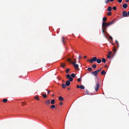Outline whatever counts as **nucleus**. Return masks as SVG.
<instances>
[{
    "label": "nucleus",
    "mask_w": 129,
    "mask_h": 129,
    "mask_svg": "<svg viewBox=\"0 0 129 129\" xmlns=\"http://www.w3.org/2000/svg\"><path fill=\"white\" fill-rule=\"evenodd\" d=\"M67 60L70 63H72L75 69H77L79 65L78 64H76V62L75 61L73 62L71 59L70 58H68L67 59Z\"/></svg>",
    "instance_id": "f257e3e1"
},
{
    "label": "nucleus",
    "mask_w": 129,
    "mask_h": 129,
    "mask_svg": "<svg viewBox=\"0 0 129 129\" xmlns=\"http://www.w3.org/2000/svg\"><path fill=\"white\" fill-rule=\"evenodd\" d=\"M110 25L109 22L106 23L105 22H103L102 24V27H105V29H106V28Z\"/></svg>",
    "instance_id": "f03ea898"
},
{
    "label": "nucleus",
    "mask_w": 129,
    "mask_h": 129,
    "mask_svg": "<svg viewBox=\"0 0 129 129\" xmlns=\"http://www.w3.org/2000/svg\"><path fill=\"white\" fill-rule=\"evenodd\" d=\"M97 58L95 57H93L92 59H90L89 60L90 62L91 63H92L93 62H95L96 61Z\"/></svg>",
    "instance_id": "7ed1b4c3"
},
{
    "label": "nucleus",
    "mask_w": 129,
    "mask_h": 129,
    "mask_svg": "<svg viewBox=\"0 0 129 129\" xmlns=\"http://www.w3.org/2000/svg\"><path fill=\"white\" fill-rule=\"evenodd\" d=\"M122 15L124 17H128L127 13L125 11H124L123 12Z\"/></svg>",
    "instance_id": "20e7f679"
},
{
    "label": "nucleus",
    "mask_w": 129,
    "mask_h": 129,
    "mask_svg": "<svg viewBox=\"0 0 129 129\" xmlns=\"http://www.w3.org/2000/svg\"><path fill=\"white\" fill-rule=\"evenodd\" d=\"M100 85L98 83H96L95 84V90L96 91H97L99 89V87Z\"/></svg>",
    "instance_id": "39448f33"
},
{
    "label": "nucleus",
    "mask_w": 129,
    "mask_h": 129,
    "mask_svg": "<svg viewBox=\"0 0 129 129\" xmlns=\"http://www.w3.org/2000/svg\"><path fill=\"white\" fill-rule=\"evenodd\" d=\"M91 73L94 76H96L98 74L96 71L92 72H91Z\"/></svg>",
    "instance_id": "423d86ee"
},
{
    "label": "nucleus",
    "mask_w": 129,
    "mask_h": 129,
    "mask_svg": "<svg viewBox=\"0 0 129 129\" xmlns=\"http://www.w3.org/2000/svg\"><path fill=\"white\" fill-rule=\"evenodd\" d=\"M122 7L124 9H126L128 7V5L126 3H125L122 5Z\"/></svg>",
    "instance_id": "0eeeda50"
},
{
    "label": "nucleus",
    "mask_w": 129,
    "mask_h": 129,
    "mask_svg": "<svg viewBox=\"0 0 129 129\" xmlns=\"http://www.w3.org/2000/svg\"><path fill=\"white\" fill-rule=\"evenodd\" d=\"M70 84V82L69 81H66V85L67 86H69Z\"/></svg>",
    "instance_id": "6e6552de"
},
{
    "label": "nucleus",
    "mask_w": 129,
    "mask_h": 129,
    "mask_svg": "<svg viewBox=\"0 0 129 129\" xmlns=\"http://www.w3.org/2000/svg\"><path fill=\"white\" fill-rule=\"evenodd\" d=\"M50 102V100L49 99H48L45 102V103L47 105H49Z\"/></svg>",
    "instance_id": "1a4fd4ad"
},
{
    "label": "nucleus",
    "mask_w": 129,
    "mask_h": 129,
    "mask_svg": "<svg viewBox=\"0 0 129 129\" xmlns=\"http://www.w3.org/2000/svg\"><path fill=\"white\" fill-rule=\"evenodd\" d=\"M96 61L98 63H100L101 62V60L100 59L97 58Z\"/></svg>",
    "instance_id": "9d476101"
},
{
    "label": "nucleus",
    "mask_w": 129,
    "mask_h": 129,
    "mask_svg": "<svg viewBox=\"0 0 129 129\" xmlns=\"http://www.w3.org/2000/svg\"><path fill=\"white\" fill-rule=\"evenodd\" d=\"M58 99L60 101H62L64 100L63 98L61 96H60L59 97Z\"/></svg>",
    "instance_id": "9b49d317"
},
{
    "label": "nucleus",
    "mask_w": 129,
    "mask_h": 129,
    "mask_svg": "<svg viewBox=\"0 0 129 129\" xmlns=\"http://www.w3.org/2000/svg\"><path fill=\"white\" fill-rule=\"evenodd\" d=\"M115 22V20H113L112 21H111V22H109V23L110 24V25H111L113 24Z\"/></svg>",
    "instance_id": "f8f14e48"
},
{
    "label": "nucleus",
    "mask_w": 129,
    "mask_h": 129,
    "mask_svg": "<svg viewBox=\"0 0 129 129\" xmlns=\"http://www.w3.org/2000/svg\"><path fill=\"white\" fill-rule=\"evenodd\" d=\"M107 20V18L106 17H105L103 18V22L106 21Z\"/></svg>",
    "instance_id": "ddd939ff"
},
{
    "label": "nucleus",
    "mask_w": 129,
    "mask_h": 129,
    "mask_svg": "<svg viewBox=\"0 0 129 129\" xmlns=\"http://www.w3.org/2000/svg\"><path fill=\"white\" fill-rule=\"evenodd\" d=\"M107 10L108 11H110L112 10V7L110 6L107 9Z\"/></svg>",
    "instance_id": "4468645a"
},
{
    "label": "nucleus",
    "mask_w": 129,
    "mask_h": 129,
    "mask_svg": "<svg viewBox=\"0 0 129 129\" xmlns=\"http://www.w3.org/2000/svg\"><path fill=\"white\" fill-rule=\"evenodd\" d=\"M106 74V72H105V71L104 70H102L101 72V74L102 75H105Z\"/></svg>",
    "instance_id": "2eb2a0df"
},
{
    "label": "nucleus",
    "mask_w": 129,
    "mask_h": 129,
    "mask_svg": "<svg viewBox=\"0 0 129 129\" xmlns=\"http://www.w3.org/2000/svg\"><path fill=\"white\" fill-rule=\"evenodd\" d=\"M61 85H62V87L63 88H65L66 87V84H64L63 83H62L61 84Z\"/></svg>",
    "instance_id": "dca6fc26"
},
{
    "label": "nucleus",
    "mask_w": 129,
    "mask_h": 129,
    "mask_svg": "<svg viewBox=\"0 0 129 129\" xmlns=\"http://www.w3.org/2000/svg\"><path fill=\"white\" fill-rule=\"evenodd\" d=\"M55 102V100L54 99H52L51 101V103L52 104H53Z\"/></svg>",
    "instance_id": "f3484780"
},
{
    "label": "nucleus",
    "mask_w": 129,
    "mask_h": 129,
    "mask_svg": "<svg viewBox=\"0 0 129 129\" xmlns=\"http://www.w3.org/2000/svg\"><path fill=\"white\" fill-rule=\"evenodd\" d=\"M71 76L72 78H74L75 77V74L73 73L71 74Z\"/></svg>",
    "instance_id": "a211bd4d"
},
{
    "label": "nucleus",
    "mask_w": 129,
    "mask_h": 129,
    "mask_svg": "<svg viewBox=\"0 0 129 129\" xmlns=\"http://www.w3.org/2000/svg\"><path fill=\"white\" fill-rule=\"evenodd\" d=\"M8 100L7 99H4L3 100V102L4 103H6L7 102Z\"/></svg>",
    "instance_id": "6ab92c4d"
},
{
    "label": "nucleus",
    "mask_w": 129,
    "mask_h": 129,
    "mask_svg": "<svg viewBox=\"0 0 129 129\" xmlns=\"http://www.w3.org/2000/svg\"><path fill=\"white\" fill-rule=\"evenodd\" d=\"M55 106L54 105H52L50 107V108L52 109L54 108H55Z\"/></svg>",
    "instance_id": "aec40b11"
},
{
    "label": "nucleus",
    "mask_w": 129,
    "mask_h": 129,
    "mask_svg": "<svg viewBox=\"0 0 129 129\" xmlns=\"http://www.w3.org/2000/svg\"><path fill=\"white\" fill-rule=\"evenodd\" d=\"M102 61V62L104 63H105L106 62V59L104 58H103L102 59L101 61Z\"/></svg>",
    "instance_id": "412c9836"
},
{
    "label": "nucleus",
    "mask_w": 129,
    "mask_h": 129,
    "mask_svg": "<svg viewBox=\"0 0 129 129\" xmlns=\"http://www.w3.org/2000/svg\"><path fill=\"white\" fill-rule=\"evenodd\" d=\"M80 88L82 89H84L85 88V87L83 85H81L80 86Z\"/></svg>",
    "instance_id": "4be33fe9"
},
{
    "label": "nucleus",
    "mask_w": 129,
    "mask_h": 129,
    "mask_svg": "<svg viewBox=\"0 0 129 129\" xmlns=\"http://www.w3.org/2000/svg\"><path fill=\"white\" fill-rule=\"evenodd\" d=\"M66 77L67 79H69L71 77L70 76V75L69 74H67V75L66 76Z\"/></svg>",
    "instance_id": "5701e85b"
},
{
    "label": "nucleus",
    "mask_w": 129,
    "mask_h": 129,
    "mask_svg": "<svg viewBox=\"0 0 129 129\" xmlns=\"http://www.w3.org/2000/svg\"><path fill=\"white\" fill-rule=\"evenodd\" d=\"M34 98L37 100H39V97L38 96H35L34 97Z\"/></svg>",
    "instance_id": "b1692460"
},
{
    "label": "nucleus",
    "mask_w": 129,
    "mask_h": 129,
    "mask_svg": "<svg viewBox=\"0 0 129 129\" xmlns=\"http://www.w3.org/2000/svg\"><path fill=\"white\" fill-rule=\"evenodd\" d=\"M112 14V13L111 12H109L108 13H107V15L108 16H110Z\"/></svg>",
    "instance_id": "393cba45"
},
{
    "label": "nucleus",
    "mask_w": 129,
    "mask_h": 129,
    "mask_svg": "<svg viewBox=\"0 0 129 129\" xmlns=\"http://www.w3.org/2000/svg\"><path fill=\"white\" fill-rule=\"evenodd\" d=\"M102 32L103 33H104L105 30H106V29H105V28H104L103 27H102Z\"/></svg>",
    "instance_id": "a878e982"
},
{
    "label": "nucleus",
    "mask_w": 129,
    "mask_h": 129,
    "mask_svg": "<svg viewBox=\"0 0 129 129\" xmlns=\"http://www.w3.org/2000/svg\"><path fill=\"white\" fill-rule=\"evenodd\" d=\"M96 67V65L95 64H93L92 65V68H95Z\"/></svg>",
    "instance_id": "bb28decb"
},
{
    "label": "nucleus",
    "mask_w": 129,
    "mask_h": 129,
    "mask_svg": "<svg viewBox=\"0 0 129 129\" xmlns=\"http://www.w3.org/2000/svg\"><path fill=\"white\" fill-rule=\"evenodd\" d=\"M87 70H88L89 71H92V69L91 68L89 67L88 68Z\"/></svg>",
    "instance_id": "cd10ccee"
},
{
    "label": "nucleus",
    "mask_w": 129,
    "mask_h": 129,
    "mask_svg": "<svg viewBox=\"0 0 129 129\" xmlns=\"http://www.w3.org/2000/svg\"><path fill=\"white\" fill-rule=\"evenodd\" d=\"M41 95L43 96V97L44 98H46L47 97V96L46 94H41Z\"/></svg>",
    "instance_id": "c85d7f7f"
},
{
    "label": "nucleus",
    "mask_w": 129,
    "mask_h": 129,
    "mask_svg": "<svg viewBox=\"0 0 129 129\" xmlns=\"http://www.w3.org/2000/svg\"><path fill=\"white\" fill-rule=\"evenodd\" d=\"M69 81H73V79L71 77H70L69 79Z\"/></svg>",
    "instance_id": "c756f323"
},
{
    "label": "nucleus",
    "mask_w": 129,
    "mask_h": 129,
    "mask_svg": "<svg viewBox=\"0 0 129 129\" xmlns=\"http://www.w3.org/2000/svg\"><path fill=\"white\" fill-rule=\"evenodd\" d=\"M110 1V0H105V3L107 4Z\"/></svg>",
    "instance_id": "7c9ffc66"
},
{
    "label": "nucleus",
    "mask_w": 129,
    "mask_h": 129,
    "mask_svg": "<svg viewBox=\"0 0 129 129\" xmlns=\"http://www.w3.org/2000/svg\"><path fill=\"white\" fill-rule=\"evenodd\" d=\"M69 70H70V69H67L66 70V73H68Z\"/></svg>",
    "instance_id": "2f4dec72"
},
{
    "label": "nucleus",
    "mask_w": 129,
    "mask_h": 129,
    "mask_svg": "<svg viewBox=\"0 0 129 129\" xmlns=\"http://www.w3.org/2000/svg\"><path fill=\"white\" fill-rule=\"evenodd\" d=\"M113 9L114 10H116L117 9L116 7L115 6H114L113 7Z\"/></svg>",
    "instance_id": "473e14b6"
},
{
    "label": "nucleus",
    "mask_w": 129,
    "mask_h": 129,
    "mask_svg": "<svg viewBox=\"0 0 129 129\" xmlns=\"http://www.w3.org/2000/svg\"><path fill=\"white\" fill-rule=\"evenodd\" d=\"M101 69H102L101 68L97 70H96V71L97 72V73H98L99 71H101Z\"/></svg>",
    "instance_id": "72a5a7b5"
},
{
    "label": "nucleus",
    "mask_w": 129,
    "mask_h": 129,
    "mask_svg": "<svg viewBox=\"0 0 129 129\" xmlns=\"http://www.w3.org/2000/svg\"><path fill=\"white\" fill-rule=\"evenodd\" d=\"M64 37H62V42L63 43H64Z\"/></svg>",
    "instance_id": "f704fd0d"
},
{
    "label": "nucleus",
    "mask_w": 129,
    "mask_h": 129,
    "mask_svg": "<svg viewBox=\"0 0 129 129\" xmlns=\"http://www.w3.org/2000/svg\"><path fill=\"white\" fill-rule=\"evenodd\" d=\"M65 65L62 63H61V67L63 68H64L65 67Z\"/></svg>",
    "instance_id": "c9c22d12"
},
{
    "label": "nucleus",
    "mask_w": 129,
    "mask_h": 129,
    "mask_svg": "<svg viewBox=\"0 0 129 129\" xmlns=\"http://www.w3.org/2000/svg\"><path fill=\"white\" fill-rule=\"evenodd\" d=\"M109 39H111L112 41H113V38L111 37L110 36H109Z\"/></svg>",
    "instance_id": "e433bc0d"
},
{
    "label": "nucleus",
    "mask_w": 129,
    "mask_h": 129,
    "mask_svg": "<svg viewBox=\"0 0 129 129\" xmlns=\"http://www.w3.org/2000/svg\"><path fill=\"white\" fill-rule=\"evenodd\" d=\"M77 80L78 82H80L81 81V79L80 78L77 79Z\"/></svg>",
    "instance_id": "4c0bfd02"
},
{
    "label": "nucleus",
    "mask_w": 129,
    "mask_h": 129,
    "mask_svg": "<svg viewBox=\"0 0 129 129\" xmlns=\"http://www.w3.org/2000/svg\"><path fill=\"white\" fill-rule=\"evenodd\" d=\"M86 93L87 94H88L89 93V92L87 90H86Z\"/></svg>",
    "instance_id": "58836bf2"
},
{
    "label": "nucleus",
    "mask_w": 129,
    "mask_h": 129,
    "mask_svg": "<svg viewBox=\"0 0 129 129\" xmlns=\"http://www.w3.org/2000/svg\"><path fill=\"white\" fill-rule=\"evenodd\" d=\"M116 49L115 48L113 49V51L114 52H115V53L116 52Z\"/></svg>",
    "instance_id": "ea45409f"
},
{
    "label": "nucleus",
    "mask_w": 129,
    "mask_h": 129,
    "mask_svg": "<svg viewBox=\"0 0 129 129\" xmlns=\"http://www.w3.org/2000/svg\"><path fill=\"white\" fill-rule=\"evenodd\" d=\"M122 0H118V2L120 3H121L122 2Z\"/></svg>",
    "instance_id": "a19ab883"
},
{
    "label": "nucleus",
    "mask_w": 129,
    "mask_h": 129,
    "mask_svg": "<svg viewBox=\"0 0 129 129\" xmlns=\"http://www.w3.org/2000/svg\"><path fill=\"white\" fill-rule=\"evenodd\" d=\"M22 105H26V104L25 102H22Z\"/></svg>",
    "instance_id": "79ce46f5"
},
{
    "label": "nucleus",
    "mask_w": 129,
    "mask_h": 129,
    "mask_svg": "<svg viewBox=\"0 0 129 129\" xmlns=\"http://www.w3.org/2000/svg\"><path fill=\"white\" fill-rule=\"evenodd\" d=\"M110 57H111V56H110V55H109L107 56V57L108 58H110Z\"/></svg>",
    "instance_id": "37998d69"
},
{
    "label": "nucleus",
    "mask_w": 129,
    "mask_h": 129,
    "mask_svg": "<svg viewBox=\"0 0 129 129\" xmlns=\"http://www.w3.org/2000/svg\"><path fill=\"white\" fill-rule=\"evenodd\" d=\"M77 88H80V86L79 85H77Z\"/></svg>",
    "instance_id": "c03bdc74"
},
{
    "label": "nucleus",
    "mask_w": 129,
    "mask_h": 129,
    "mask_svg": "<svg viewBox=\"0 0 129 129\" xmlns=\"http://www.w3.org/2000/svg\"><path fill=\"white\" fill-rule=\"evenodd\" d=\"M115 42H116V43L117 44H118V41H117V40H115Z\"/></svg>",
    "instance_id": "a18cd8bd"
},
{
    "label": "nucleus",
    "mask_w": 129,
    "mask_h": 129,
    "mask_svg": "<svg viewBox=\"0 0 129 129\" xmlns=\"http://www.w3.org/2000/svg\"><path fill=\"white\" fill-rule=\"evenodd\" d=\"M111 51H109L108 52V54H109V55H110V54H111Z\"/></svg>",
    "instance_id": "49530a36"
},
{
    "label": "nucleus",
    "mask_w": 129,
    "mask_h": 129,
    "mask_svg": "<svg viewBox=\"0 0 129 129\" xmlns=\"http://www.w3.org/2000/svg\"><path fill=\"white\" fill-rule=\"evenodd\" d=\"M117 48H118V47H119V43H118V44H117Z\"/></svg>",
    "instance_id": "de8ad7c7"
},
{
    "label": "nucleus",
    "mask_w": 129,
    "mask_h": 129,
    "mask_svg": "<svg viewBox=\"0 0 129 129\" xmlns=\"http://www.w3.org/2000/svg\"><path fill=\"white\" fill-rule=\"evenodd\" d=\"M81 58V56L80 55V56L79 57V59H80Z\"/></svg>",
    "instance_id": "09e8293b"
},
{
    "label": "nucleus",
    "mask_w": 129,
    "mask_h": 129,
    "mask_svg": "<svg viewBox=\"0 0 129 129\" xmlns=\"http://www.w3.org/2000/svg\"><path fill=\"white\" fill-rule=\"evenodd\" d=\"M50 90L48 91L47 92L48 94H49V93H50Z\"/></svg>",
    "instance_id": "8fccbe9b"
},
{
    "label": "nucleus",
    "mask_w": 129,
    "mask_h": 129,
    "mask_svg": "<svg viewBox=\"0 0 129 129\" xmlns=\"http://www.w3.org/2000/svg\"><path fill=\"white\" fill-rule=\"evenodd\" d=\"M126 2L127 3L129 1V0H125Z\"/></svg>",
    "instance_id": "3c124183"
},
{
    "label": "nucleus",
    "mask_w": 129,
    "mask_h": 129,
    "mask_svg": "<svg viewBox=\"0 0 129 129\" xmlns=\"http://www.w3.org/2000/svg\"><path fill=\"white\" fill-rule=\"evenodd\" d=\"M62 102H60V105H62Z\"/></svg>",
    "instance_id": "603ef678"
},
{
    "label": "nucleus",
    "mask_w": 129,
    "mask_h": 129,
    "mask_svg": "<svg viewBox=\"0 0 129 129\" xmlns=\"http://www.w3.org/2000/svg\"><path fill=\"white\" fill-rule=\"evenodd\" d=\"M127 15H128V16H129V11H128V13H127Z\"/></svg>",
    "instance_id": "864d4df0"
},
{
    "label": "nucleus",
    "mask_w": 129,
    "mask_h": 129,
    "mask_svg": "<svg viewBox=\"0 0 129 129\" xmlns=\"http://www.w3.org/2000/svg\"><path fill=\"white\" fill-rule=\"evenodd\" d=\"M86 57H87V56H84V58H85V59L86 58Z\"/></svg>",
    "instance_id": "5fc2aeb1"
},
{
    "label": "nucleus",
    "mask_w": 129,
    "mask_h": 129,
    "mask_svg": "<svg viewBox=\"0 0 129 129\" xmlns=\"http://www.w3.org/2000/svg\"><path fill=\"white\" fill-rule=\"evenodd\" d=\"M114 0H110V1L111 2H112Z\"/></svg>",
    "instance_id": "6e6d98bb"
},
{
    "label": "nucleus",
    "mask_w": 129,
    "mask_h": 129,
    "mask_svg": "<svg viewBox=\"0 0 129 129\" xmlns=\"http://www.w3.org/2000/svg\"><path fill=\"white\" fill-rule=\"evenodd\" d=\"M87 62H89V60L88 59H87Z\"/></svg>",
    "instance_id": "4d7b16f0"
},
{
    "label": "nucleus",
    "mask_w": 129,
    "mask_h": 129,
    "mask_svg": "<svg viewBox=\"0 0 129 129\" xmlns=\"http://www.w3.org/2000/svg\"><path fill=\"white\" fill-rule=\"evenodd\" d=\"M111 44L113 45H114V44L113 43H111Z\"/></svg>",
    "instance_id": "13d9d810"
},
{
    "label": "nucleus",
    "mask_w": 129,
    "mask_h": 129,
    "mask_svg": "<svg viewBox=\"0 0 129 129\" xmlns=\"http://www.w3.org/2000/svg\"><path fill=\"white\" fill-rule=\"evenodd\" d=\"M74 61H75L76 62V59H74Z\"/></svg>",
    "instance_id": "bf43d9fd"
},
{
    "label": "nucleus",
    "mask_w": 129,
    "mask_h": 129,
    "mask_svg": "<svg viewBox=\"0 0 129 129\" xmlns=\"http://www.w3.org/2000/svg\"><path fill=\"white\" fill-rule=\"evenodd\" d=\"M54 96V94H52V96Z\"/></svg>",
    "instance_id": "052dcab7"
},
{
    "label": "nucleus",
    "mask_w": 129,
    "mask_h": 129,
    "mask_svg": "<svg viewBox=\"0 0 129 129\" xmlns=\"http://www.w3.org/2000/svg\"><path fill=\"white\" fill-rule=\"evenodd\" d=\"M109 42L111 44V43H112L110 41H109Z\"/></svg>",
    "instance_id": "680f3d73"
}]
</instances>
